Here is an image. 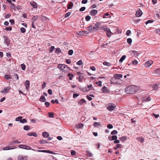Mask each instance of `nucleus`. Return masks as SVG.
<instances>
[{
	"label": "nucleus",
	"mask_w": 160,
	"mask_h": 160,
	"mask_svg": "<svg viewBox=\"0 0 160 160\" xmlns=\"http://www.w3.org/2000/svg\"><path fill=\"white\" fill-rule=\"evenodd\" d=\"M138 89L139 88L137 86L132 85L126 87L125 91L127 93L132 94L138 91Z\"/></svg>",
	"instance_id": "nucleus-1"
},
{
	"label": "nucleus",
	"mask_w": 160,
	"mask_h": 160,
	"mask_svg": "<svg viewBox=\"0 0 160 160\" xmlns=\"http://www.w3.org/2000/svg\"><path fill=\"white\" fill-rule=\"evenodd\" d=\"M58 68L61 70H62V72H68L70 69L66 65L63 64H59L58 65Z\"/></svg>",
	"instance_id": "nucleus-2"
},
{
	"label": "nucleus",
	"mask_w": 160,
	"mask_h": 160,
	"mask_svg": "<svg viewBox=\"0 0 160 160\" xmlns=\"http://www.w3.org/2000/svg\"><path fill=\"white\" fill-rule=\"evenodd\" d=\"M115 107L116 105L114 104L110 103L108 104L107 108L108 110L112 111L113 110Z\"/></svg>",
	"instance_id": "nucleus-3"
},
{
	"label": "nucleus",
	"mask_w": 160,
	"mask_h": 160,
	"mask_svg": "<svg viewBox=\"0 0 160 160\" xmlns=\"http://www.w3.org/2000/svg\"><path fill=\"white\" fill-rule=\"evenodd\" d=\"M151 99L148 94H146L144 95L142 98L143 102H149L151 100Z\"/></svg>",
	"instance_id": "nucleus-4"
},
{
	"label": "nucleus",
	"mask_w": 160,
	"mask_h": 160,
	"mask_svg": "<svg viewBox=\"0 0 160 160\" xmlns=\"http://www.w3.org/2000/svg\"><path fill=\"white\" fill-rule=\"evenodd\" d=\"M111 83H113L114 84H118V80L114 76L110 80Z\"/></svg>",
	"instance_id": "nucleus-5"
},
{
	"label": "nucleus",
	"mask_w": 160,
	"mask_h": 160,
	"mask_svg": "<svg viewBox=\"0 0 160 160\" xmlns=\"http://www.w3.org/2000/svg\"><path fill=\"white\" fill-rule=\"evenodd\" d=\"M153 63V61L152 60H149L147 61L144 64V66L146 67H150Z\"/></svg>",
	"instance_id": "nucleus-6"
},
{
	"label": "nucleus",
	"mask_w": 160,
	"mask_h": 160,
	"mask_svg": "<svg viewBox=\"0 0 160 160\" xmlns=\"http://www.w3.org/2000/svg\"><path fill=\"white\" fill-rule=\"evenodd\" d=\"M28 157L25 156L19 155L18 157V159L19 160H27Z\"/></svg>",
	"instance_id": "nucleus-7"
},
{
	"label": "nucleus",
	"mask_w": 160,
	"mask_h": 160,
	"mask_svg": "<svg viewBox=\"0 0 160 160\" xmlns=\"http://www.w3.org/2000/svg\"><path fill=\"white\" fill-rule=\"evenodd\" d=\"M90 15L92 16H94L98 13V11L95 9L92 10L90 12Z\"/></svg>",
	"instance_id": "nucleus-8"
},
{
	"label": "nucleus",
	"mask_w": 160,
	"mask_h": 160,
	"mask_svg": "<svg viewBox=\"0 0 160 160\" xmlns=\"http://www.w3.org/2000/svg\"><path fill=\"white\" fill-rule=\"evenodd\" d=\"M102 29L105 32H106L107 33H112V32H111L110 29L109 28H108V27L106 26L103 27Z\"/></svg>",
	"instance_id": "nucleus-9"
},
{
	"label": "nucleus",
	"mask_w": 160,
	"mask_h": 160,
	"mask_svg": "<svg viewBox=\"0 0 160 160\" xmlns=\"http://www.w3.org/2000/svg\"><path fill=\"white\" fill-rule=\"evenodd\" d=\"M130 52L131 54L133 55L135 57L138 56L139 55V53H138L137 52L135 51H131Z\"/></svg>",
	"instance_id": "nucleus-10"
},
{
	"label": "nucleus",
	"mask_w": 160,
	"mask_h": 160,
	"mask_svg": "<svg viewBox=\"0 0 160 160\" xmlns=\"http://www.w3.org/2000/svg\"><path fill=\"white\" fill-rule=\"evenodd\" d=\"M114 76L119 80V79L122 78V75L120 74H116L114 75Z\"/></svg>",
	"instance_id": "nucleus-11"
},
{
	"label": "nucleus",
	"mask_w": 160,
	"mask_h": 160,
	"mask_svg": "<svg viewBox=\"0 0 160 160\" xmlns=\"http://www.w3.org/2000/svg\"><path fill=\"white\" fill-rule=\"evenodd\" d=\"M20 143H21V142L18 141V140L13 141H11L9 142V145H12L15 144Z\"/></svg>",
	"instance_id": "nucleus-12"
},
{
	"label": "nucleus",
	"mask_w": 160,
	"mask_h": 160,
	"mask_svg": "<svg viewBox=\"0 0 160 160\" xmlns=\"http://www.w3.org/2000/svg\"><path fill=\"white\" fill-rule=\"evenodd\" d=\"M10 89V88L9 87H7L5 88L4 89L1 91V92L2 93H6L9 91Z\"/></svg>",
	"instance_id": "nucleus-13"
},
{
	"label": "nucleus",
	"mask_w": 160,
	"mask_h": 160,
	"mask_svg": "<svg viewBox=\"0 0 160 160\" xmlns=\"http://www.w3.org/2000/svg\"><path fill=\"white\" fill-rule=\"evenodd\" d=\"M30 82L28 80H26L25 83V86L27 90H28L29 88Z\"/></svg>",
	"instance_id": "nucleus-14"
},
{
	"label": "nucleus",
	"mask_w": 160,
	"mask_h": 160,
	"mask_svg": "<svg viewBox=\"0 0 160 160\" xmlns=\"http://www.w3.org/2000/svg\"><path fill=\"white\" fill-rule=\"evenodd\" d=\"M100 25V23L99 22H97L94 25V26L92 27L93 29L97 30L98 28L99 27Z\"/></svg>",
	"instance_id": "nucleus-15"
},
{
	"label": "nucleus",
	"mask_w": 160,
	"mask_h": 160,
	"mask_svg": "<svg viewBox=\"0 0 160 160\" xmlns=\"http://www.w3.org/2000/svg\"><path fill=\"white\" fill-rule=\"evenodd\" d=\"M49 135V133L46 132H44L42 133V136L44 138H48Z\"/></svg>",
	"instance_id": "nucleus-16"
},
{
	"label": "nucleus",
	"mask_w": 160,
	"mask_h": 160,
	"mask_svg": "<svg viewBox=\"0 0 160 160\" xmlns=\"http://www.w3.org/2000/svg\"><path fill=\"white\" fill-rule=\"evenodd\" d=\"M86 100L84 99H81L78 102V104L79 105H81L83 104L84 103L86 102Z\"/></svg>",
	"instance_id": "nucleus-17"
},
{
	"label": "nucleus",
	"mask_w": 160,
	"mask_h": 160,
	"mask_svg": "<svg viewBox=\"0 0 160 160\" xmlns=\"http://www.w3.org/2000/svg\"><path fill=\"white\" fill-rule=\"evenodd\" d=\"M88 31L89 32H91L92 31V30L93 29L92 26V25L90 26L89 27H88L87 28H86Z\"/></svg>",
	"instance_id": "nucleus-18"
},
{
	"label": "nucleus",
	"mask_w": 160,
	"mask_h": 160,
	"mask_svg": "<svg viewBox=\"0 0 160 160\" xmlns=\"http://www.w3.org/2000/svg\"><path fill=\"white\" fill-rule=\"evenodd\" d=\"M93 126L95 127H99L101 126V122H95L93 124Z\"/></svg>",
	"instance_id": "nucleus-19"
},
{
	"label": "nucleus",
	"mask_w": 160,
	"mask_h": 160,
	"mask_svg": "<svg viewBox=\"0 0 160 160\" xmlns=\"http://www.w3.org/2000/svg\"><path fill=\"white\" fill-rule=\"evenodd\" d=\"M73 6V3L72 2H70L69 3L67 6V8L68 9H71Z\"/></svg>",
	"instance_id": "nucleus-20"
},
{
	"label": "nucleus",
	"mask_w": 160,
	"mask_h": 160,
	"mask_svg": "<svg viewBox=\"0 0 160 160\" xmlns=\"http://www.w3.org/2000/svg\"><path fill=\"white\" fill-rule=\"evenodd\" d=\"M102 91L103 92H108V90L107 88L105 86H103L102 88Z\"/></svg>",
	"instance_id": "nucleus-21"
},
{
	"label": "nucleus",
	"mask_w": 160,
	"mask_h": 160,
	"mask_svg": "<svg viewBox=\"0 0 160 160\" xmlns=\"http://www.w3.org/2000/svg\"><path fill=\"white\" fill-rule=\"evenodd\" d=\"M86 153L88 157H90L93 156V154L90 151H86Z\"/></svg>",
	"instance_id": "nucleus-22"
},
{
	"label": "nucleus",
	"mask_w": 160,
	"mask_h": 160,
	"mask_svg": "<svg viewBox=\"0 0 160 160\" xmlns=\"http://www.w3.org/2000/svg\"><path fill=\"white\" fill-rule=\"evenodd\" d=\"M38 18L39 17L37 15L34 16L32 18V20L33 21H34V22L36 21Z\"/></svg>",
	"instance_id": "nucleus-23"
},
{
	"label": "nucleus",
	"mask_w": 160,
	"mask_h": 160,
	"mask_svg": "<svg viewBox=\"0 0 160 160\" xmlns=\"http://www.w3.org/2000/svg\"><path fill=\"white\" fill-rule=\"evenodd\" d=\"M126 57V56L125 55H124L122 56L121 58L120 59L119 61L120 63H122L123 61L125 59Z\"/></svg>",
	"instance_id": "nucleus-24"
},
{
	"label": "nucleus",
	"mask_w": 160,
	"mask_h": 160,
	"mask_svg": "<svg viewBox=\"0 0 160 160\" xmlns=\"http://www.w3.org/2000/svg\"><path fill=\"white\" fill-rule=\"evenodd\" d=\"M40 100L41 101L44 102L46 101V99L45 97L43 95H42L41 96L40 98Z\"/></svg>",
	"instance_id": "nucleus-25"
},
{
	"label": "nucleus",
	"mask_w": 160,
	"mask_h": 160,
	"mask_svg": "<svg viewBox=\"0 0 160 160\" xmlns=\"http://www.w3.org/2000/svg\"><path fill=\"white\" fill-rule=\"evenodd\" d=\"M41 20L42 21H44L46 20V18L45 17L43 16H40L38 18Z\"/></svg>",
	"instance_id": "nucleus-26"
},
{
	"label": "nucleus",
	"mask_w": 160,
	"mask_h": 160,
	"mask_svg": "<svg viewBox=\"0 0 160 160\" xmlns=\"http://www.w3.org/2000/svg\"><path fill=\"white\" fill-rule=\"evenodd\" d=\"M10 147L7 146L6 147H4L3 148V150H9L10 149H13L15 148H10Z\"/></svg>",
	"instance_id": "nucleus-27"
},
{
	"label": "nucleus",
	"mask_w": 160,
	"mask_h": 160,
	"mask_svg": "<svg viewBox=\"0 0 160 160\" xmlns=\"http://www.w3.org/2000/svg\"><path fill=\"white\" fill-rule=\"evenodd\" d=\"M83 125L81 123H79L78 124L76 125V127L77 128H82V127H83Z\"/></svg>",
	"instance_id": "nucleus-28"
},
{
	"label": "nucleus",
	"mask_w": 160,
	"mask_h": 160,
	"mask_svg": "<svg viewBox=\"0 0 160 160\" xmlns=\"http://www.w3.org/2000/svg\"><path fill=\"white\" fill-rule=\"evenodd\" d=\"M39 142L41 144L48 143V142L45 140H41L39 141Z\"/></svg>",
	"instance_id": "nucleus-29"
},
{
	"label": "nucleus",
	"mask_w": 160,
	"mask_h": 160,
	"mask_svg": "<svg viewBox=\"0 0 160 160\" xmlns=\"http://www.w3.org/2000/svg\"><path fill=\"white\" fill-rule=\"evenodd\" d=\"M10 7L11 9L13 10H15L16 8V6L14 4L12 3H11Z\"/></svg>",
	"instance_id": "nucleus-30"
},
{
	"label": "nucleus",
	"mask_w": 160,
	"mask_h": 160,
	"mask_svg": "<svg viewBox=\"0 0 160 160\" xmlns=\"http://www.w3.org/2000/svg\"><path fill=\"white\" fill-rule=\"evenodd\" d=\"M153 89L154 90H157L158 88V86L157 84H155L152 86Z\"/></svg>",
	"instance_id": "nucleus-31"
},
{
	"label": "nucleus",
	"mask_w": 160,
	"mask_h": 160,
	"mask_svg": "<svg viewBox=\"0 0 160 160\" xmlns=\"http://www.w3.org/2000/svg\"><path fill=\"white\" fill-rule=\"evenodd\" d=\"M32 150L34 151H37L38 152H46L47 153V150H37L34 149H32Z\"/></svg>",
	"instance_id": "nucleus-32"
},
{
	"label": "nucleus",
	"mask_w": 160,
	"mask_h": 160,
	"mask_svg": "<svg viewBox=\"0 0 160 160\" xmlns=\"http://www.w3.org/2000/svg\"><path fill=\"white\" fill-rule=\"evenodd\" d=\"M30 127L28 125H26L23 127V129L25 130H28L30 129Z\"/></svg>",
	"instance_id": "nucleus-33"
},
{
	"label": "nucleus",
	"mask_w": 160,
	"mask_h": 160,
	"mask_svg": "<svg viewBox=\"0 0 160 160\" xmlns=\"http://www.w3.org/2000/svg\"><path fill=\"white\" fill-rule=\"evenodd\" d=\"M61 52V50L59 48H56V50L55 51V52L56 53H59Z\"/></svg>",
	"instance_id": "nucleus-34"
},
{
	"label": "nucleus",
	"mask_w": 160,
	"mask_h": 160,
	"mask_svg": "<svg viewBox=\"0 0 160 160\" xmlns=\"http://www.w3.org/2000/svg\"><path fill=\"white\" fill-rule=\"evenodd\" d=\"M73 75L71 73H68V76L69 77V79L70 80L72 79V77H73Z\"/></svg>",
	"instance_id": "nucleus-35"
},
{
	"label": "nucleus",
	"mask_w": 160,
	"mask_h": 160,
	"mask_svg": "<svg viewBox=\"0 0 160 160\" xmlns=\"http://www.w3.org/2000/svg\"><path fill=\"white\" fill-rule=\"evenodd\" d=\"M21 67L22 69L23 70H24L26 69V66L24 64H21Z\"/></svg>",
	"instance_id": "nucleus-36"
},
{
	"label": "nucleus",
	"mask_w": 160,
	"mask_h": 160,
	"mask_svg": "<svg viewBox=\"0 0 160 160\" xmlns=\"http://www.w3.org/2000/svg\"><path fill=\"white\" fill-rule=\"evenodd\" d=\"M34 2H31L30 3V4L34 8H37V7L36 6V5L34 3Z\"/></svg>",
	"instance_id": "nucleus-37"
},
{
	"label": "nucleus",
	"mask_w": 160,
	"mask_h": 160,
	"mask_svg": "<svg viewBox=\"0 0 160 160\" xmlns=\"http://www.w3.org/2000/svg\"><path fill=\"white\" fill-rule=\"evenodd\" d=\"M51 102L52 104H54L55 103H56L57 104H58L59 103L57 99H56L55 101L53 100H52L51 101Z\"/></svg>",
	"instance_id": "nucleus-38"
},
{
	"label": "nucleus",
	"mask_w": 160,
	"mask_h": 160,
	"mask_svg": "<svg viewBox=\"0 0 160 160\" xmlns=\"http://www.w3.org/2000/svg\"><path fill=\"white\" fill-rule=\"evenodd\" d=\"M20 31L22 33H24L26 32V29L25 28L22 27L20 28Z\"/></svg>",
	"instance_id": "nucleus-39"
},
{
	"label": "nucleus",
	"mask_w": 160,
	"mask_h": 160,
	"mask_svg": "<svg viewBox=\"0 0 160 160\" xmlns=\"http://www.w3.org/2000/svg\"><path fill=\"white\" fill-rule=\"evenodd\" d=\"M118 133V132L116 130H114L112 131L111 132V135H116Z\"/></svg>",
	"instance_id": "nucleus-40"
},
{
	"label": "nucleus",
	"mask_w": 160,
	"mask_h": 160,
	"mask_svg": "<svg viewBox=\"0 0 160 160\" xmlns=\"http://www.w3.org/2000/svg\"><path fill=\"white\" fill-rule=\"evenodd\" d=\"M22 117L21 116H19V117H18L17 118H16L15 119V120L16 121H19L20 122V121L22 119Z\"/></svg>",
	"instance_id": "nucleus-41"
},
{
	"label": "nucleus",
	"mask_w": 160,
	"mask_h": 160,
	"mask_svg": "<svg viewBox=\"0 0 160 160\" xmlns=\"http://www.w3.org/2000/svg\"><path fill=\"white\" fill-rule=\"evenodd\" d=\"M55 49V47L53 46H51L50 49L49 51L50 52H52L53 51H54Z\"/></svg>",
	"instance_id": "nucleus-42"
},
{
	"label": "nucleus",
	"mask_w": 160,
	"mask_h": 160,
	"mask_svg": "<svg viewBox=\"0 0 160 160\" xmlns=\"http://www.w3.org/2000/svg\"><path fill=\"white\" fill-rule=\"evenodd\" d=\"M91 19V17L89 15L85 17V19L86 21H88Z\"/></svg>",
	"instance_id": "nucleus-43"
},
{
	"label": "nucleus",
	"mask_w": 160,
	"mask_h": 160,
	"mask_svg": "<svg viewBox=\"0 0 160 160\" xmlns=\"http://www.w3.org/2000/svg\"><path fill=\"white\" fill-rule=\"evenodd\" d=\"M83 76H82L81 75H79L78 77L79 81L80 82H81L82 79L83 78Z\"/></svg>",
	"instance_id": "nucleus-44"
},
{
	"label": "nucleus",
	"mask_w": 160,
	"mask_h": 160,
	"mask_svg": "<svg viewBox=\"0 0 160 160\" xmlns=\"http://www.w3.org/2000/svg\"><path fill=\"white\" fill-rule=\"evenodd\" d=\"M48 114L49 115V116L50 117L53 118L54 117V114L52 112H49L48 113Z\"/></svg>",
	"instance_id": "nucleus-45"
},
{
	"label": "nucleus",
	"mask_w": 160,
	"mask_h": 160,
	"mask_svg": "<svg viewBox=\"0 0 160 160\" xmlns=\"http://www.w3.org/2000/svg\"><path fill=\"white\" fill-rule=\"evenodd\" d=\"M4 42L8 46L9 45L10 43L9 39L6 40H5Z\"/></svg>",
	"instance_id": "nucleus-46"
},
{
	"label": "nucleus",
	"mask_w": 160,
	"mask_h": 160,
	"mask_svg": "<svg viewBox=\"0 0 160 160\" xmlns=\"http://www.w3.org/2000/svg\"><path fill=\"white\" fill-rule=\"evenodd\" d=\"M127 42L128 43L131 44L132 42V39L131 38H128L127 39Z\"/></svg>",
	"instance_id": "nucleus-47"
},
{
	"label": "nucleus",
	"mask_w": 160,
	"mask_h": 160,
	"mask_svg": "<svg viewBox=\"0 0 160 160\" xmlns=\"http://www.w3.org/2000/svg\"><path fill=\"white\" fill-rule=\"evenodd\" d=\"M71 154L72 156H75L76 154V152L75 151L72 150L71 151Z\"/></svg>",
	"instance_id": "nucleus-48"
},
{
	"label": "nucleus",
	"mask_w": 160,
	"mask_h": 160,
	"mask_svg": "<svg viewBox=\"0 0 160 160\" xmlns=\"http://www.w3.org/2000/svg\"><path fill=\"white\" fill-rule=\"evenodd\" d=\"M27 121L25 119H21V120L20 121V122L21 123H25L27 122Z\"/></svg>",
	"instance_id": "nucleus-49"
},
{
	"label": "nucleus",
	"mask_w": 160,
	"mask_h": 160,
	"mask_svg": "<svg viewBox=\"0 0 160 160\" xmlns=\"http://www.w3.org/2000/svg\"><path fill=\"white\" fill-rule=\"evenodd\" d=\"M73 50L71 49L68 51V54L70 55H72L73 53Z\"/></svg>",
	"instance_id": "nucleus-50"
},
{
	"label": "nucleus",
	"mask_w": 160,
	"mask_h": 160,
	"mask_svg": "<svg viewBox=\"0 0 160 160\" xmlns=\"http://www.w3.org/2000/svg\"><path fill=\"white\" fill-rule=\"evenodd\" d=\"M5 29L7 31H11L12 29V27L11 26H9L8 27H7L5 28Z\"/></svg>",
	"instance_id": "nucleus-51"
},
{
	"label": "nucleus",
	"mask_w": 160,
	"mask_h": 160,
	"mask_svg": "<svg viewBox=\"0 0 160 160\" xmlns=\"http://www.w3.org/2000/svg\"><path fill=\"white\" fill-rule=\"evenodd\" d=\"M24 147H26V145H25L21 144V145H19L18 146V147L19 148H22V149H24V148H24Z\"/></svg>",
	"instance_id": "nucleus-52"
},
{
	"label": "nucleus",
	"mask_w": 160,
	"mask_h": 160,
	"mask_svg": "<svg viewBox=\"0 0 160 160\" xmlns=\"http://www.w3.org/2000/svg\"><path fill=\"white\" fill-rule=\"evenodd\" d=\"M87 88L89 89L92 90L93 88V87L92 84H89L87 86Z\"/></svg>",
	"instance_id": "nucleus-53"
},
{
	"label": "nucleus",
	"mask_w": 160,
	"mask_h": 160,
	"mask_svg": "<svg viewBox=\"0 0 160 160\" xmlns=\"http://www.w3.org/2000/svg\"><path fill=\"white\" fill-rule=\"evenodd\" d=\"M136 16L138 17H140V10L138 11L136 13Z\"/></svg>",
	"instance_id": "nucleus-54"
},
{
	"label": "nucleus",
	"mask_w": 160,
	"mask_h": 160,
	"mask_svg": "<svg viewBox=\"0 0 160 160\" xmlns=\"http://www.w3.org/2000/svg\"><path fill=\"white\" fill-rule=\"evenodd\" d=\"M103 64L105 66H109L110 65V63L105 62H103Z\"/></svg>",
	"instance_id": "nucleus-55"
},
{
	"label": "nucleus",
	"mask_w": 160,
	"mask_h": 160,
	"mask_svg": "<svg viewBox=\"0 0 160 160\" xmlns=\"http://www.w3.org/2000/svg\"><path fill=\"white\" fill-rule=\"evenodd\" d=\"M113 126L111 124H108L107 126V127L108 129H111L113 128Z\"/></svg>",
	"instance_id": "nucleus-56"
},
{
	"label": "nucleus",
	"mask_w": 160,
	"mask_h": 160,
	"mask_svg": "<svg viewBox=\"0 0 160 160\" xmlns=\"http://www.w3.org/2000/svg\"><path fill=\"white\" fill-rule=\"evenodd\" d=\"M86 9V8L85 7H81L79 9V11L80 12H82L84 11Z\"/></svg>",
	"instance_id": "nucleus-57"
},
{
	"label": "nucleus",
	"mask_w": 160,
	"mask_h": 160,
	"mask_svg": "<svg viewBox=\"0 0 160 160\" xmlns=\"http://www.w3.org/2000/svg\"><path fill=\"white\" fill-rule=\"evenodd\" d=\"M117 138V137L116 135H113L112 137V140H116Z\"/></svg>",
	"instance_id": "nucleus-58"
},
{
	"label": "nucleus",
	"mask_w": 160,
	"mask_h": 160,
	"mask_svg": "<svg viewBox=\"0 0 160 160\" xmlns=\"http://www.w3.org/2000/svg\"><path fill=\"white\" fill-rule=\"evenodd\" d=\"M102 82L100 81H98V82H96V84H98V86H102Z\"/></svg>",
	"instance_id": "nucleus-59"
},
{
	"label": "nucleus",
	"mask_w": 160,
	"mask_h": 160,
	"mask_svg": "<svg viewBox=\"0 0 160 160\" xmlns=\"http://www.w3.org/2000/svg\"><path fill=\"white\" fill-rule=\"evenodd\" d=\"M77 64L79 65H82V61L81 60H79L77 62Z\"/></svg>",
	"instance_id": "nucleus-60"
},
{
	"label": "nucleus",
	"mask_w": 160,
	"mask_h": 160,
	"mask_svg": "<svg viewBox=\"0 0 160 160\" xmlns=\"http://www.w3.org/2000/svg\"><path fill=\"white\" fill-rule=\"evenodd\" d=\"M83 32L82 31H79V32H77V34L78 35H84V33H83Z\"/></svg>",
	"instance_id": "nucleus-61"
},
{
	"label": "nucleus",
	"mask_w": 160,
	"mask_h": 160,
	"mask_svg": "<svg viewBox=\"0 0 160 160\" xmlns=\"http://www.w3.org/2000/svg\"><path fill=\"white\" fill-rule=\"evenodd\" d=\"M71 14L70 12H68L65 15V18H67Z\"/></svg>",
	"instance_id": "nucleus-62"
},
{
	"label": "nucleus",
	"mask_w": 160,
	"mask_h": 160,
	"mask_svg": "<svg viewBox=\"0 0 160 160\" xmlns=\"http://www.w3.org/2000/svg\"><path fill=\"white\" fill-rule=\"evenodd\" d=\"M126 138H126V137L124 136V137H121L120 138V139L121 141H124L126 139Z\"/></svg>",
	"instance_id": "nucleus-63"
},
{
	"label": "nucleus",
	"mask_w": 160,
	"mask_h": 160,
	"mask_svg": "<svg viewBox=\"0 0 160 160\" xmlns=\"http://www.w3.org/2000/svg\"><path fill=\"white\" fill-rule=\"evenodd\" d=\"M11 16V14L10 13H8V14L6 15L4 17L5 18H9Z\"/></svg>",
	"instance_id": "nucleus-64"
}]
</instances>
